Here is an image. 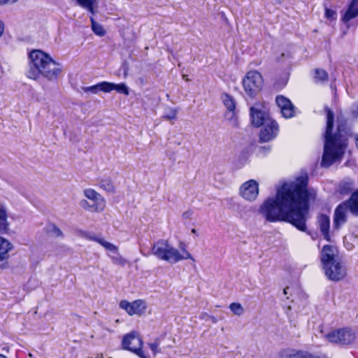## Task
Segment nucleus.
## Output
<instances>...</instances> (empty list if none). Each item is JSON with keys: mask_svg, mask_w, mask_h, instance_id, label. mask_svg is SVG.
<instances>
[{"mask_svg": "<svg viewBox=\"0 0 358 358\" xmlns=\"http://www.w3.org/2000/svg\"><path fill=\"white\" fill-rule=\"evenodd\" d=\"M356 145H357V148H358V135L356 137Z\"/></svg>", "mask_w": 358, "mask_h": 358, "instance_id": "nucleus-50", "label": "nucleus"}, {"mask_svg": "<svg viewBox=\"0 0 358 358\" xmlns=\"http://www.w3.org/2000/svg\"><path fill=\"white\" fill-rule=\"evenodd\" d=\"M324 110L327 113V124L324 134V151L320 165L322 167L329 168L333 164L342 160L348 146L349 129L348 120L341 112L337 115V128L334 133V113L328 106H325Z\"/></svg>", "mask_w": 358, "mask_h": 358, "instance_id": "nucleus-2", "label": "nucleus"}, {"mask_svg": "<svg viewBox=\"0 0 358 358\" xmlns=\"http://www.w3.org/2000/svg\"><path fill=\"white\" fill-rule=\"evenodd\" d=\"M358 16V7H352L348 6L346 12L345 13L344 15L342 17V21L344 23H346L351 20L353 18H355Z\"/></svg>", "mask_w": 358, "mask_h": 358, "instance_id": "nucleus-22", "label": "nucleus"}, {"mask_svg": "<svg viewBox=\"0 0 358 358\" xmlns=\"http://www.w3.org/2000/svg\"><path fill=\"white\" fill-rule=\"evenodd\" d=\"M250 115L252 124L257 127H261L271 120L265 111L258 108L256 106L250 107Z\"/></svg>", "mask_w": 358, "mask_h": 358, "instance_id": "nucleus-12", "label": "nucleus"}, {"mask_svg": "<svg viewBox=\"0 0 358 358\" xmlns=\"http://www.w3.org/2000/svg\"><path fill=\"white\" fill-rule=\"evenodd\" d=\"M150 348L153 352L154 355H156L157 353L159 352L160 350L158 349L159 345V342L158 340H156L155 342L148 344Z\"/></svg>", "mask_w": 358, "mask_h": 358, "instance_id": "nucleus-36", "label": "nucleus"}, {"mask_svg": "<svg viewBox=\"0 0 358 358\" xmlns=\"http://www.w3.org/2000/svg\"><path fill=\"white\" fill-rule=\"evenodd\" d=\"M191 231L192 234H196V230L195 229H192Z\"/></svg>", "mask_w": 358, "mask_h": 358, "instance_id": "nucleus-51", "label": "nucleus"}, {"mask_svg": "<svg viewBox=\"0 0 358 358\" xmlns=\"http://www.w3.org/2000/svg\"><path fill=\"white\" fill-rule=\"evenodd\" d=\"M90 21L92 23V29L94 33L99 36H104L106 31L104 30L103 26L96 22L92 17H90Z\"/></svg>", "mask_w": 358, "mask_h": 358, "instance_id": "nucleus-26", "label": "nucleus"}, {"mask_svg": "<svg viewBox=\"0 0 358 358\" xmlns=\"http://www.w3.org/2000/svg\"><path fill=\"white\" fill-rule=\"evenodd\" d=\"M317 222L320 227V231L324 236V238L330 241L329 228H330V218L325 214H320L317 218Z\"/></svg>", "mask_w": 358, "mask_h": 358, "instance_id": "nucleus-16", "label": "nucleus"}, {"mask_svg": "<svg viewBox=\"0 0 358 358\" xmlns=\"http://www.w3.org/2000/svg\"><path fill=\"white\" fill-rule=\"evenodd\" d=\"M112 261L114 264L121 266H124L126 264V260L119 255L116 257H113Z\"/></svg>", "mask_w": 358, "mask_h": 358, "instance_id": "nucleus-37", "label": "nucleus"}, {"mask_svg": "<svg viewBox=\"0 0 358 358\" xmlns=\"http://www.w3.org/2000/svg\"><path fill=\"white\" fill-rule=\"evenodd\" d=\"M177 113L178 110L176 108H170L162 117L166 120H175L176 118Z\"/></svg>", "mask_w": 358, "mask_h": 358, "instance_id": "nucleus-33", "label": "nucleus"}, {"mask_svg": "<svg viewBox=\"0 0 358 358\" xmlns=\"http://www.w3.org/2000/svg\"><path fill=\"white\" fill-rule=\"evenodd\" d=\"M8 227L7 209L3 204L0 203V234L7 233Z\"/></svg>", "mask_w": 358, "mask_h": 358, "instance_id": "nucleus-19", "label": "nucleus"}, {"mask_svg": "<svg viewBox=\"0 0 358 358\" xmlns=\"http://www.w3.org/2000/svg\"><path fill=\"white\" fill-rule=\"evenodd\" d=\"M122 345L124 350L134 352L138 347H143V341L139 336L129 334L124 336Z\"/></svg>", "mask_w": 358, "mask_h": 358, "instance_id": "nucleus-13", "label": "nucleus"}, {"mask_svg": "<svg viewBox=\"0 0 358 358\" xmlns=\"http://www.w3.org/2000/svg\"><path fill=\"white\" fill-rule=\"evenodd\" d=\"M229 308L231 312L236 315H241L244 313V309L239 303H231L229 305Z\"/></svg>", "mask_w": 358, "mask_h": 358, "instance_id": "nucleus-29", "label": "nucleus"}, {"mask_svg": "<svg viewBox=\"0 0 358 358\" xmlns=\"http://www.w3.org/2000/svg\"><path fill=\"white\" fill-rule=\"evenodd\" d=\"M255 211V208L251 206H238V213L242 217H245L250 216V213Z\"/></svg>", "mask_w": 358, "mask_h": 358, "instance_id": "nucleus-30", "label": "nucleus"}, {"mask_svg": "<svg viewBox=\"0 0 358 358\" xmlns=\"http://www.w3.org/2000/svg\"><path fill=\"white\" fill-rule=\"evenodd\" d=\"M180 249L182 251L183 254H181V255H185V251L186 249H185V244L183 243H180Z\"/></svg>", "mask_w": 358, "mask_h": 358, "instance_id": "nucleus-45", "label": "nucleus"}, {"mask_svg": "<svg viewBox=\"0 0 358 358\" xmlns=\"http://www.w3.org/2000/svg\"><path fill=\"white\" fill-rule=\"evenodd\" d=\"M315 198L316 192L308 188V178H300L278 188L274 197L267 198L259 206L258 213L268 222H287L306 232L310 201Z\"/></svg>", "mask_w": 358, "mask_h": 358, "instance_id": "nucleus-1", "label": "nucleus"}, {"mask_svg": "<svg viewBox=\"0 0 358 358\" xmlns=\"http://www.w3.org/2000/svg\"><path fill=\"white\" fill-rule=\"evenodd\" d=\"M280 111L282 115L285 118H291L294 115L295 113V107L291 102V106L288 104L285 105V106L280 108Z\"/></svg>", "mask_w": 358, "mask_h": 358, "instance_id": "nucleus-25", "label": "nucleus"}, {"mask_svg": "<svg viewBox=\"0 0 358 358\" xmlns=\"http://www.w3.org/2000/svg\"><path fill=\"white\" fill-rule=\"evenodd\" d=\"M84 195L89 199L98 203L99 200L103 201L102 196L93 189H87L84 191Z\"/></svg>", "mask_w": 358, "mask_h": 358, "instance_id": "nucleus-24", "label": "nucleus"}, {"mask_svg": "<svg viewBox=\"0 0 358 358\" xmlns=\"http://www.w3.org/2000/svg\"><path fill=\"white\" fill-rule=\"evenodd\" d=\"M120 307L126 310L129 315H141L146 309V304L143 300L137 299L132 302L122 300L120 302Z\"/></svg>", "mask_w": 358, "mask_h": 358, "instance_id": "nucleus-9", "label": "nucleus"}, {"mask_svg": "<svg viewBox=\"0 0 358 358\" xmlns=\"http://www.w3.org/2000/svg\"><path fill=\"white\" fill-rule=\"evenodd\" d=\"M83 234L89 240L93 241V239L92 238H97L96 236L90 235L87 232H83Z\"/></svg>", "mask_w": 358, "mask_h": 358, "instance_id": "nucleus-47", "label": "nucleus"}, {"mask_svg": "<svg viewBox=\"0 0 358 358\" xmlns=\"http://www.w3.org/2000/svg\"><path fill=\"white\" fill-rule=\"evenodd\" d=\"M103 247L108 250L112 251L115 253H117V248L115 245H114L113 244H112L108 241L106 243H105V245Z\"/></svg>", "mask_w": 358, "mask_h": 358, "instance_id": "nucleus-38", "label": "nucleus"}, {"mask_svg": "<svg viewBox=\"0 0 358 358\" xmlns=\"http://www.w3.org/2000/svg\"><path fill=\"white\" fill-rule=\"evenodd\" d=\"M51 231L55 234L56 236L57 237H60V236H63V234H62V231H61V229L57 227L56 225L55 224H52V230Z\"/></svg>", "mask_w": 358, "mask_h": 358, "instance_id": "nucleus-39", "label": "nucleus"}, {"mask_svg": "<svg viewBox=\"0 0 358 358\" xmlns=\"http://www.w3.org/2000/svg\"><path fill=\"white\" fill-rule=\"evenodd\" d=\"M275 102L280 108L285 106V105H286V104L291 106V101L288 98H287L282 95H278L275 97Z\"/></svg>", "mask_w": 358, "mask_h": 358, "instance_id": "nucleus-31", "label": "nucleus"}, {"mask_svg": "<svg viewBox=\"0 0 358 358\" xmlns=\"http://www.w3.org/2000/svg\"><path fill=\"white\" fill-rule=\"evenodd\" d=\"M78 3L82 7L86 8L92 14H94V3L95 0H76Z\"/></svg>", "mask_w": 358, "mask_h": 358, "instance_id": "nucleus-27", "label": "nucleus"}, {"mask_svg": "<svg viewBox=\"0 0 358 358\" xmlns=\"http://www.w3.org/2000/svg\"><path fill=\"white\" fill-rule=\"evenodd\" d=\"M99 186L108 193H114L115 187L113 185L112 179L110 177H104L99 180Z\"/></svg>", "mask_w": 358, "mask_h": 358, "instance_id": "nucleus-21", "label": "nucleus"}, {"mask_svg": "<svg viewBox=\"0 0 358 358\" xmlns=\"http://www.w3.org/2000/svg\"><path fill=\"white\" fill-rule=\"evenodd\" d=\"M348 209L345 202L339 204L334 210L333 224L335 229H339L340 227L347 222L346 210Z\"/></svg>", "mask_w": 358, "mask_h": 358, "instance_id": "nucleus-14", "label": "nucleus"}, {"mask_svg": "<svg viewBox=\"0 0 358 358\" xmlns=\"http://www.w3.org/2000/svg\"><path fill=\"white\" fill-rule=\"evenodd\" d=\"M331 343L339 345H349L355 339V333L349 328H342L334 330L326 335Z\"/></svg>", "mask_w": 358, "mask_h": 358, "instance_id": "nucleus-6", "label": "nucleus"}, {"mask_svg": "<svg viewBox=\"0 0 358 358\" xmlns=\"http://www.w3.org/2000/svg\"><path fill=\"white\" fill-rule=\"evenodd\" d=\"M239 194L246 201H255L259 195L258 182L253 179L245 182L239 188Z\"/></svg>", "mask_w": 358, "mask_h": 358, "instance_id": "nucleus-7", "label": "nucleus"}, {"mask_svg": "<svg viewBox=\"0 0 358 358\" xmlns=\"http://www.w3.org/2000/svg\"><path fill=\"white\" fill-rule=\"evenodd\" d=\"M337 250L336 248L330 245H325L321 251V262L323 268L326 266L330 265L336 261L335 257Z\"/></svg>", "mask_w": 358, "mask_h": 358, "instance_id": "nucleus-15", "label": "nucleus"}, {"mask_svg": "<svg viewBox=\"0 0 358 358\" xmlns=\"http://www.w3.org/2000/svg\"><path fill=\"white\" fill-rule=\"evenodd\" d=\"M324 15L327 19L334 20H336L337 17V13L336 10L333 9L325 7Z\"/></svg>", "mask_w": 358, "mask_h": 358, "instance_id": "nucleus-34", "label": "nucleus"}, {"mask_svg": "<svg viewBox=\"0 0 358 358\" xmlns=\"http://www.w3.org/2000/svg\"><path fill=\"white\" fill-rule=\"evenodd\" d=\"M358 3V0H352L348 6L355 7Z\"/></svg>", "mask_w": 358, "mask_h": 358, "instance_id": "nucleus-48", "label": "nucleus"}, {"mask_svg": "<svg viewBox=\"0 0 358 358\" xmlns=\"http://www.w3.org/2000/svg\"><path fill=\"white\" fill-rule=\"evenodd\" d=\"M140 252L145 257H148L152 254L157 258L171 264L177 263L182 259L194 260L192 255L188 251H185V255H181L178 249L171 245L168 241L164 239L158 240L154 243L152 245L151 252H145L143 248H141Z\"/></svg>", "mask_w": 358, "mask_h": 358, "instance_id": "nucleus-4", "label": "nucleus"}, {"mask_svg": "<svg viewBox=\"0 0 358 358\" xmlns=\"http://www.w3.org/2000/svg\"><path fill=\"white\" fill-rule=\"evenodd\" d=\"M82 90L85 92H91L92 94H97L99 91V83L90 87H83Z\"/></svg>", "mask_w": 358, "mask_h": 358, "instance_id": "nucleus-35", "label": "nucleus"}, {"mask_svg": "<svg viewBox=\"0 0 358 358\" xmlns=\"http://www.w3.org/2000/svg\"><path fill=\"white\" fill-rule=\"evenodd\" d=\"M99 91L103 92H110L114 90V83L106 81L99 83Z\"/></svg>", "mask_w": 358, "mask_h": 358, "instance_id": "nucleus-28", "label": "nucleus"}, {"mask_svg": "<svg viewBox=\"0 0 358 358\" xmlns=\"http://www.w3.org/2000/svg\"><path fill=\"white\" fill-rule=\"evenodd\" d=\"M183 78L185 79L186 80H188V78H187V76L185 75H183L182 76Z\"/></svg>", "mask_w": 358, "mask_h": 358, "instance_id": "nucleus-53", "label": "nucleus"}, {"mask_svg": "<svg viewBox=\"0 0 358 358\" xmlns=\"http://www.w3.org/2000/svg\"><path fill=\"white\" fill-rule=\"evenodd\" d=\"M136 355H137L141 358H147V356L145 355L144 352L142 350V347H138L137 349H135L133 352Z\"/></svg>", "mask_w": 358, "mask_h": 358, "instance_id": "nucleus-40", "label": "nucleus"}, {"mask_svg": "<svg viewBox=\"0 0 358 358\" xmlns=\"http://www.w3.org/2000/svg\"><path fill=\"white\" fill-rule=\"evenodd\" d=\"M92 238L93 239L94 241H96V242L99 243L103 247L104 246L105 243L107 242L106 241H105L103 238Z\"/></svg>", "mask_w": 358, "mask_h": 358, "instance_id": "nucleus-42", "label": "nucleus"}, {"mask_svg": "<svg viewBox=\"0 0 358 358\" xmlns=\"http://www.w3.org/2000/svg\"><path fill=\"white\" fill-rule=\"evenodd\" d=\"M280 358H328L326 355H315L306 351L285 349L280 352Z\"/></svg>", "mask_w": 358, "mask_h": 358, "instance_id": "nucleus-11", "label": "nucleus"}, {"mask_svg": "<svg viewBox=\"0 0 358 358\" xmlns=\"http://www.w3.org/2000/svg\"><path fill=\"white\" fill-rule=\"evenodd\" d=\"M289 289V287H285L284 289H283V292L285 294H287V290Z\"/></svg>", "mask_w": 358, "mask_h": 358, "instance_id": "nucleus-49", "label": "nucleus"}, {"mask_svg": "<svg viewBox=\"0 0 358 358\" xmlns=\"http://www.w3.org/2000/svg\"><path fill=\"white\" fill-rule=\"evenodd\" d=\"M329 76L325 70L317 69L315 71L314 78L315 83H324L328 80Z\"/></svg>", "mask_w": 358, "mask_h": 358, "instance_id": "nucleus-23", "label": "nucleus"}, {"mask_svg": "<svg viewBox=\"0 0 358 358\" xmlns=\"http://www.w3.org/2000/svg\"><path fill=\"white\" fill-rule=\"evenodd\" d=\"M355 187V182L350 178H345L338 185V192L342 195H348L352 193Z\"/></svg>", "mask_w": 358, "mask_h": 358, "instance_id": "nucleus-20", "label": "nucleus"}, {"mask_svg": "<svg viewBox=\"0 0 358 358\" xmlns=\"http://www.w3.org/2000/svg\"><path fill=\"white\" fill-rule=\"evenodd\" d=\"M80 206L86 210H90L94 208V205L90 206L87 200H81L80 203Z\"/></svg>", "mask_w": 358, "mask_h": 358, "instance_id": "nucleus-41", "label": "nucleus"}, {"mask_svg": "<svg viewBox=\"0 0 358 358\" xmlns=\"http://www.w3.org/2000/svg\"><path fill=\"white\" fill-rule=\"evenodd\" d=\"M0 358H7L5 355L0 354Z\"/></svg>", "mask_w": 358, "mask_h": 358, "instance_id": "nucleus-52", "label": "nucleus"}, {"mask_svg": "<svg viewBox=\"0 0 358 358\" xmlns=\"http://www.w3.org/2000/svg\"><path fill=\"white\" fill-rule=\"evenodd\" d=\"M114 90H116L118 93L123 94L124 95H129V88L125 83H114Z\"/></svg>", "mask_w": 358, "mask_h": 358, "instance_id": "nucleus-32", "label": "nucleus"}, {"mask_svg": "<svg viewBox=\"0 0 358 358\" xmlns=\"http://www.w3.org/2000/svg\"><path fill=\"white\" fill-rule=\"evenodd\" d=\"M29 58L30 62L27 76L29 78L36 80L43 76L50 81H55L62 73V66L41 50L31 51Z\"/></svg>", "mask_w": 358, "mask_h": 358, "instance_id": "nucleus-3", "label": "nucleus"}, {"mask_svg": "<svg viewBox=\"0 0 358 358\" xmlns=\"http://www.w3.org/2000/svg\"><path fill=\"white\" fill-rule=\"evenodd\" d=\"M192 213H193V212L192 210H187V211L183 213L182 217L185 218V219L190 218V217L192 216Z\"/></svg>", "mask_w": 358, "mask_h": 358, "instance_id": "nucleus-43", "label": "nucleus"}, {"mask_svg": "<svg viewBox=\"0 0 358 358\" xmlns=\"http://www.w3.org/2000/svg\"><path fill=\"white\" fill-rule=\"evenodd\" d=\"M3 30H4V24L1 20H0V37L3 34Z\"/></svg>", "mask_w": 358, "mask_h": 358, "instance_id": "nucleus-46", "label": "nucleus"}, {"mask_svg": "<svg viewBox=\"0 0 358 358\" xmlns=\"http://www.w3.org/2000/svg\"><path fill=\"white\" fill-rule=\"evenodd\" d=\"M350 212L358 216V189L352 193L350 199L344 201Z\"/></svg>", "mask_w": 358, "mask_h": 358, "instance_id": "nucleus-18", "label": "nucleus"}, {"mask_svg": "<svg viewBox=\"0 0 358 358\" xmlns=\"http://www.w3.org/2000/svg\"><path fill=\"white\" fill-rule=\"evenodd\" d=\"M246 99H255L262 91L264 80L257 71H248L242 81Z\"/></svg>", "mask_w": 358, "mask_h": 358, "instance_id": "nucleus-5", "label": "nucleus"}, {"mask_svg": "<svg viewBox=\"0 0 358 358\" xmlns=\"http://www.w3.org/2000/svg\"><path fill=\"white\" fill-rule=\"evenodd\" d=\"M326 276L331 280L339 281L346 275V268L341 262H335L323 268Z\"/></svg>", "mask_w": 358, "mask_h": 358, "instance_id": "nucleus-8", "label": "nucleus"}, {"mask_svg": "<svg viewBox=\"0 0 358 358\" xmlns=\"http://www.w3.org/2000/svg\"><path fill=\"white\" fill-rule=\"evenodd\" d=\"M263 128L260 131V142H268L273 139L278 131V124L275 120H268L267 122L262 125Z\"/></svg>", "mask_w": 358, "mask_h": 358, "instance_id": "nucleus-10", "label": "nucleus"}, {"mask_svg": "<svg viewBox=\"0 0 358 358\" xmlns=\"http://www.w3.org/2000/svg\"><path fill=\"white\" fill-rule=\"evenodd\" d=\"M222 100L227 108V110L229 113H231V116L229 118L230 120L233 119L236 116V102L234 98L227 93H224L222 94Z\"/></svg>", "mask_w": 358, "mask_h": 358, "instance_id": "nucleus-17", "label": "nucleus"}, {"mask_svg": "<svg viewBox=\"0 0 358 358\" xmlns=\"http://www.w3.org/2000/svg\"><path fill=\"white\" fill-rule=\"evenodd\" d=\"M17 0H0V5H4L6 3H15Z\"/></svg>", "mask_w": 358, "mask_h": 358, "instance_id": "nucleus-44", "label": "nucleus"}]
</instances>
